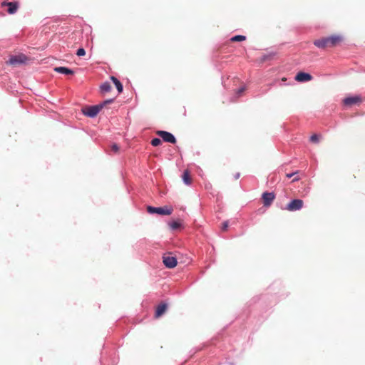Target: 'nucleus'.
<instances>
[{
	"label": "nucleus",
	"mask_w": 365,
	"mask_h": 365,
	"mask_svg": "<svg viewBox=\"0 0 365 365\" xmlns=\"http://www.w3.org/2000/svg\"><path fill=\"white\" fill-rule=\"evenodd\" d=\"M342 41L341 36L334 35L326 38L315 40L314 44L319 48L334 47Z\"/></svg>",
	"instance_id": "nucleus-1"
},
{
	"label": "nucleus",
	"mask_w": 365,
	"mask_h": 365,
	"mask_svg": "<svg viewBox=\"0 0 365 365\" xmlns=\"http://www.w3.org/2000/svg\"><path fill=\"white\" fill-rule=\"evenodd\" d=\"M113 101V99L107 100L104 101L103 103L92 106H86L82 109L83 113L88 117L93 118L96 117L100 110L103 108V106L108 103H110Z\"/></svg>",
	"instance_id": "nucleus-2"
},
{
	"label": "nucleus",
	"mask_w": 365,
	"mask_h": 365,
	"mask_svg": "<svg viewBox=\"0 0 365 365\" xmlns=\"http://www.w3.org/2000/svg\"><path fill=\"white\" fill-rule=\"evenodd\" d=\"M147 211L150 214L157 213L161 215H170L172 214L173 209L171 206H165L160 207L148 206Z\"/></svg>",
	"instance_id": "nucleus-3"
},
{
	"label": "nucleus",
	"mask_w": 365,
	"mask_h": 365,
	"mask_svg": "<svg viewBox=\"0 0 365 365\" xmlns=\"http://www.w3.org/2000/svg\"><path fill=\"white\" fill-rule=\"evenodd\" d=\"M27 59V57L24 54L11 56L7 63L14 66H16L18 65L26 63Z\"/></svg>",
	"instance_id": "nucleus-4"
},
{
	"label": "nucleus",
	"mask_w": 365,
	"mask_h": 365,
	"mask_svg": "<svg viewBox=\"0 0 365 365\" xmlns=\"http://www.w3.org/2000/svg\"><path fill=\"white\" fill-rule=\"evenodd\" d=\"M304 202L300 199H294L287 204L286 209L289 211L293 212L299 210L302 208Z\"/></svg>",
	"instance_id": "nucleus-5"
},
{
	"label": "nucleus",
	"mask_w": 365,
	"mask_h": 365,
	"mask_svg": "<svg viewBox=\"0 0 365 365\" xmlns=\"http://www.w3.org/2000/svg\"><path fill=\"white\" fill-rule=\"evenodd\" d=\"M156 134L158 136H160V138H162V139L165 142H168V143H176V139H175V136L169 132L164 131V130H158L156 132Z\"/></svg>",
	"instance_id": "nucleus-6"
},
{
	"label": "nucleus",
	"mask_w": 365,
	"mask_h": 365,
	"mask_svg": "<svg viewBox=\"0 0 365 365\" xmlns=\"http://www.w3.org/2000/svg\"><path fill=\"white\" fill-rule=\"evenodd\" d=\"M163 261L165 266L168 268H174L177 265V259L169 255H165L163 257Z\"/></svg>",
	"instance_id": "nucleus-7"
},
{
	"label": "nucleus",
	"mask_w": 365,
	"mask_h": 365,
	"mask_svg": "<svg viewBox=\"0 0 365 365\" xmlns=\"http://www.w3.org/2000/svg\"><path fill=\"white\" fill-rule=\"evenodd\" d=\"M1 7L7 8L8 13L12 14L16 11L18 9V4L16 1H2Z\"/></svg>",
	"instance_id": "nucleus-8"
},
{
	"label": "nucleus",
	"mask_w": 365,
	"mask_h": 365,
	"mask_svg": "<svg viewBox=\"0 0 365 365\" xmlns=\"http://www.w3.org/2000/svg\"><path fill=\"white\" fill-rule=\"evenodd\" d=\"M275 198V195L274 192H264L262 194V200L264 206L269 207L272 203L273 200Z\"/></svg>",
	"instance_id": "nucleus-9"
},
{
	"label": "nucleus",
	"mask_w": 365,
	"mask_h": 365,
	"mask_svg": "<svg viewBox=\"0 0 365 365\" xmlns=\"http://www.w3.org/2000/svg\"><path fill=\"white\" fill-rule=\"evenodd\" d=\"M361 102V99L359 96H351L344 99L343 103L346 106H351L355 104H358Z\"/></svg>",
	"instance_id": "nucleus-10"
},
{
	"label": "nucleus",
	"mask_w": 365,
	"mask_h": 365,
	"mask_svg": "<svg viewBox=\"0 0 365 365\" xmlns=\"http://www.w3.org/2000/svg\"><path fill=\"white\" fill-rule=\"evenodd\" d=\"M312 79V76L307 73L299 72L296 76L295 80L299 82L309 81Z\"/></svg>",
	"instance_id": "nucleus-11"
},
{
	"label": "nucleus",
	"mask_w": 365,
	"mask_h": 365,
	"mask_svg": "<svg viewBox=\"0 0 365 365\" xmlns=\"http://www.w3.org/2000/svg\"><path fill=\"white\" fill-rule=\"evenodd\" d=\"M166 309H167L166 304L162 303V304H159L156 308L155 317L156 318L161 317L165 312Z\"/></svg>",
	"instance_id": "nucleus-12"
},
{
	"label": "nucleus",
	"mask_w": 365,
	"mask_h": 365,
	"mask_svg": "<svg viewBox=\"0 0 365 365\" xmlns=\"http://www.w3.org/2000/svg\"><path fill=\"white\" fill-rule=\"evenodd\" d=\"M54 71L62 74L71 75L73 74V71L66 67H56Z\"/></svg>",
	"instance_id": "nucleus-13"
},
{
	"label": "nucleus",
	"mask_w": 365,
	"mask_h": 365,
	"mask_svg": "<svg viewBox=\"0 0 365 365\" xmlns=\"http://www.w3.org/2000/svg\"><path fill=\"white\" fill-rule=\"evenodd\" d=\"M182 180L184 181V182L186 184V185H190L191 182H192V178L190 177V172L187 170H185L184 172H183V174H182Z\"/></svg>",
	"instance_id": "nucleus-14"
},
{
	"label": "nucleus",
	"mask_w": 365,
	"mask_h": 365,
	"mask_svg": "<svg viewBox=\"0 0 365 365\" xmlns=\"http://www.w3.org/2000/svg\"><path fill=\"white\" fill-rule=\"evenodd\" d=\"M110 79L115 84L118 93H121L123 89L122 83L114 76H111Z\"/></svg>",
	"instance_id": "nucleus-15"
},
{
	"label": "nucleus",
	"mask_w": 365,
	"mask_h": 365,
	"mask_svg": "<svg viewBox=\"0 0 365 365\" xmlns=\"http://www.w3.org/2000/svg\"><path fill=\"white\" fill-rule=\"evenodd\" d=\"M101 90L103 92H109L111 90V86L108 82H105L101 86Z\"/></svg>",
	"instance_id": "nucleus-16"
},
{
	"label": "nucleus",
	"mask_w": 365,
	"mask_h": 365,
	"mask_svg": "<svg viewBox=\"0 0 365 365\" xmlns=\"http://www.w3.org/2000/svg\"><path fill=\"white\" fill-rule=\"evenodd\" d=\"M245 39H246V37L245 36L237 35V36H233L231 38V41H245Z\"/></svg>",
	"instance_id": "nucleus-17"
},
{
	"label": "nucleus",
	"mask_w": 365,
	"mask_h": 365,
	"mask_svg": "<svg viewBox=\"0 0 365 365\" xmlns=\"http://www.w3.org/2000/svg\"><path fill=\"white\" fill-rule=\"evenodd\" d=\"M170 226L173 230H177L180 227L181 224L178 221H173L170 224Z\"/></svg>",
	"instance_id": "nucleus-18"
},
{
	"label": "nucleus",
	"mask_w": 365,
	"mask_h": 365,
	"mask_svg": "<svg viewBox=\"0 0 365 365\" xmlns=\"http://www.w3.org/2000/svg\"><path fill=\"white\" fill-rule=\"evenodd\" d=\"M161 143H162V141L160 138H153L151 140V145L155 147L160 145Z\"/></svg>",
	"instance_id": "nucleus-19"
},
{
	"label": "nucleus",
	"mask_w": 365,
	"mask_h": 365,
	"mask_svg": "<svg viewBox=\"0 0 365 365\" xmlns=\"http://www.w3.org/2000/svg\"><path fill=\"white\" fill-rule=\"evenodd\" d=\"M319 140V136L317 134H314L310 137V141L312 143H317Z\"/></svg>",
	"instance_id": "nucleus-20"
},
{
	"label": "nucleus",
	"mask_w": 365,
	"mask_h": 365,
	"mask_svg": "<svg viewBox=\"0 0 365 365\" xmlns=\"http://www.w3.org/2000/svg\"><path fill=\"white\" fill-rule=\"evenodd\" d=\"M85 54H86V51L83 48H78L76 52V55L78 56H85Z\"/></svg>",
	"instance_id": "nucleus-21"
},
{
	"label": "nucleus",
	"mask_w": 365,
	"mask_h": 365,
	"mask_svg": "<svg viewBox=\"0 0 365 365\" xmlns=\"http://www.w3.org/2000/svg\"><path fill=\"white\" fill-rule=\"evenodd\" d=\"M111 150L115 153H118L119 151V146L115 144V143H113L112 145H111Z\"/></svg>",
	"instance_id": "nucleus-22"
},
{
	"label": "nucleus",
	"mask_w": 365,
	"mask_h": 365,
	"mask_svg": "<svg viewBox=\"0 0 365 365\" xmlns=\"http://www.w3.org/2000/svg\"><path fill=\"white\" fill-rule=\"evenodd\" d=\"M299 173V171H296V172H294L292 173H287V174H286V177L287 178H291L292 177H293V176H294L296 175H298Z\"/></svg>",
	"instance_id": "nucleus-23"
},
{
	"label": "nucleus",
	"mask_w": 365,
	"mask_h": 365,
	"mask_svg": "<svg viewBox=\"0 0 365 365\" xmlns=\"http://www.w3.org/2000/svg\"><path fill=\"white\" fill-rule=\"evenodd\" d=\"M227 227H228V222H224L223 224H222V230L223 231H226Z\"/></svg>",
	"instance_id": "nucleus-24"
},
{
	"label": "nucleus",
	"mask_w": 365,
	"mask_h": 365,
	"mask_svg": "<svg viewBox=\"0 0 365 365\" xmlns=\"http://www.w3.org/2000/svg\"><path fill=\"white\" fill-rule=\"evenodd\" d=\"M299 180H300V178L297 175H294V178L292 182H294L298 181Z\"/></svg>",
	"instance_id": "nucleus-25"
},
{
	"label": "nucleus",
	"mask_w": 365,
	"mask_h": 365,
	"mask_svg": "<svg viewBox=\"0 0 365 365\" xmlns=\"http://www.w3.org/2000/svg\"><path fill=\"white\" fill-rule=\"evenodd\" d=\"M245 91V88H241L238 90V93L239 94H241L242 93H243Z\"/></svg>",
	"instance_id": "nucleus-26"
},
{
	"label": "nucleus",
	"mask_w": 365,
	"mask_h": 365,
	"mask_svg": "<svg viewBox=\"0 0 365 365\" xmlns=\"http://www.w3.org/2000/svg\"><path fill=\"white\" fill-rule=\"evenodd\" d=\"M282 81H287V78H286L285 77H284V78H282Z\"/></svg>",
	"instance_id": "nucleus-27"
},
{
	"label": "nucleus",
	"mask_w": 365,
	"mask_h": 365,
	"mask_svg": "<svg viewBox=\"0 0 365 365\" xmlns=\"http://www.w3.org/2000/svg\"><path fill=\"white\" fill-rule=\"evenodd\" d=\"M239 176H240V174H239V173H237V175H236V178H239Z\"/></svg>",
	"instance_id": "nucleus-28"
}]
</instances>
